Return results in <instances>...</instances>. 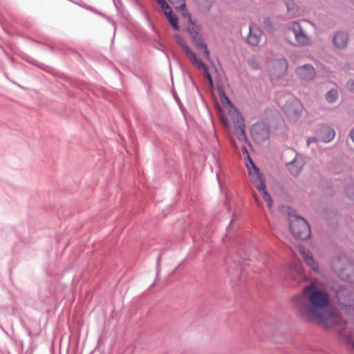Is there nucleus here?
Wrapping results in <instances>:
<instances>
[{
	"mask_svg": "<svg viewBox=\"0 0 354 354\" xmlns=\"http://www.w3.org/2000/svg\"><path fill=\"white\" fill-rule=\"evenodd\" d=\"M298 315L308 322H315L329 328L344 324L339 312L329 308L330 297L327 292L311 282L303 288L300 295L292 299Z\"/></svg>",
	"mask_w": 354,
	"mask_h": 354,
	"instance_id": "f257e3e1",
	"label": "nucleus"
},
{
	"mask_svg": "<svg viewBox=\"0 0 354 354\" xmlns=\"http://www.w3.org/2000/svg\"><path fill=\"white\" fill-rule=\"evenodd\" d=\"M219 98L222 107L219 110L220 120L222 124L231 130L240 141L246 142L248 139L245 132L243 117L232 105L231 101L223 91L219 92Z\"/></svg>",
	"mask_w": 354,
	"mask_h": 354,
	"instance_id": "f03ea898",
	"label": "nucleus"
},
{
	"mask_svg": "<svg viewBox=\"0 0 354 354\" xmlns=\"http://www.w3.org/2000/svg\"><path fill=\"white\" fill-rule=\"evenodd\" d=\"M336 302L345 314L354 313V291L343 286H333Z\"/></svg>",
	"mask_w": 354,
	"mask_h": 354,
	"instance_id": "7ed1b4c3",
	"label": "nucleus"
},
{
	"mask_svg": "<svg viewBox=\"0 0 354 354\" xmlns=\"http://www.w3.org/2000/svg\"><path fill=\"white\" fill-rule=\"evenodd\" d=\"M332 268L342 280L354 283V265L346 257L335 258Z\"/></svg>",
	"mask_w": 354,
	"mask_h": 354,
	"instance_id": "20e7f679",
	"label": "nucleus"
},
{
	"mask_svg": "<svg viewBox=\"0 0 354 354\" xmlns=\"http://www.w3.org/2000/svg\"><path fill=\"white\" fill-rule=\"evenodd\" d=\"M249 162L250 163H246V165L248 169L250 180L261 193L263 200L268 203V207L271 208L272 200L270 195L266 190V185L259 174V170L251 159H249Z\"/></svg>",
	"mask_w": 354,
	"mask_h": 354,
	"instance_id": "39448f33",
	"label": "nucleus"
},
{
	"mask_svg": "<svg viewBox=\"0 0 354 354\" xmlns=\"http://www.w3.org/2000/svg\"><path fill=\"white\" fill-rule=\"evenodd\" d=\"M288 219L290 231L295 238L305 240L310 236V226L304 218L296 215H290Z\"/></svg>",
	"mask_w": 354,
	"mask_h": 354,
	"instance_id": "423d86ee",
	"label": "nucleus"
},
{
	"mask_svg": "<svg viewBox=\"0 0 354 354\" xmlns=\"http://www.w3.org/2000/svg\"><path fill=\"white\" fill-rule=\"evenodd\" d=\"M288 64L285 58H278L272 61L270 74L272 79H279L283 77L287 72Z\"/></svg>",
	"mask_w": 354,
	"mask_h": 354,
	"instance_id": "0eeeda50",
	"label": "nucleus"
},
{
	"mask_svg": "<svg viewBox=\"0 0 354 354\" xmlns=\"http://www.w3.org/2000/svg\"><path fill=\"white\" fill-rule=\"evenodd\" d=\"M289 30L293 32L296 41L301 46H307L310 43V39L299 22H292Z\"/></svg>",
	"mask_w": 354,
	"mask_h": 354,
	"instance_id": "6e6552de",
	"label": "nucleus"
},
{
	"mask_svg": "<svg viewBox=\"0 0 354 354\" xmlns=\"http://www.w3.org/2000/svg\"><path fill=\"white\" fill-rule=\"evenodd\" d=\"M251 135L258 143L263 142L270 136L268 129L263 123L254 124L251 128Z\"/></svg>",
	"mask_w": 354,
	"mask_h": 354,
	"instance_id": "1a4fd4ad",
	"label": "nucleus"
},
{
	"mask_svg": "<svg viewBox=\"0 0 354 354\" xmlns=\"http://www.w3.org/2000/svg\"><path fill=\"white\" fill-rule=\"evenodd\" d=\"M263 36V32L262 30L257 24L252 23L249 26V33L246 37V41L250 46H257L259 45Z\"/></svg>",
	"mask_w": 354,
	"mask_h": 354,
	"instance_id": "9d476101",
	"label": "nucleus"
},
{
	"mask_svg": "<svg viewBox=\"0 0 354 354\" xmlns=\"http://www.w3.org/2000/svg\"><path fill=\"white\" fill-rule=\"evenodd\" d=\"M303 105L297 99L288 101L285 106L286 114L292 119H297L303 112Z\"/></svg>",
	"mask_w": 354,
	"mask_h": 354,
	"instance_id": "9b49d317",
	"label": "nucleus"
},
{
	"mask_svg": "<svg viewBox=\"0 0 354 354\" xmlns=\"http://www.w3.org/2000/svg\"><path fill=\"white\" fill-rule=\"evenodd\" d=\"M297 76L302 80H311L315 76V70L310 64H305L296 68Z\"/></svg>",
	"mask_w": 354,
	"mask_h": 354,
	"instance_id": "f8f14e48",
	"label": "nucleus"
},
{
	"mask_svg": "<svg viewBox=\"0 0 354 354\" xmlns=\"http://www.w3.org/2000/svg\"><path fill=\"white\" fill-rule=\"evenodd\" d=\"M191 35L193 39L194 43L197 46L198 49L203 50V57L207 59L210 60V53L207 47V46L204 44L203 38L198 32H191Z\"/></svg>",
	"mask_w": 354,
	"mask_h": 354,
	"instance_id": "ddd939ff",
	"label": "nucleus"
},
{
	"mask_svg": "<svg viewBox=\"0 0 354 354\" xmlns=\"http://www.w3.org/2000/svg\"><path fill=\"white\" fill-rule=\"evenodd\" d=\"M174 38L178 44L180 45L183 50L185 51L190 62L192 63L193 62H196V59L198 57L196 53H194L192 50V49L187 45L185 41L180 35H174Z\"/></svg>",
	"mask_w": 354,
	"mask_h": 354,
	"instance_id": "4468645a",
	"label": "nucleus"
},
{
	"mask_svg": "<svg viewBox=\"0 0 354 354\" xmlns=\"http://www.w3.org/2000/svg\"><path fill=\"white\" fill-rule=\"evenodd\" d=\"M348 42V35L342 32H337L333 37V44L336 48H345Z\"/></svg>",
	"mask_w": 354,
	"mask_h": 354,
	"instance_id": "2eb2a0df",
	"label": "nucleus"
},
{
	"mask_svg": "<svg viewBox=\"0 0 354 354\" xmlns=\"http://www.w3.org/2000/svg\"><path fill=\"white\" fill-rule=\"evenodd\" d=\"M192 64L194 66L198 68L199 70H201L203 72V74H204L205 77L207 78V80H208L210 86H213V80H212V76L209 72L208 66H207V64H205L201 59H200L198 58H197L196 59V62H192Z\"/></svg>",
	"mask_w": 354,
	"mask_h": 354,
	"instance_id": "dca6fc26",
	"label": "nucleus"
},
{
	"mask_svg": "<svg viewBox=\"0 0 354 354\" xmlns=\"http://www.w3.org/2000/svg\"><path fill=\"white\" fill-rule=\"evenodd\" d=\"M303 165H304L301 161L295 158L292 161L287 164V167L292 176H297L300 174L303 168Z\"/></svg>",
	"mask_w": 354,
	"mask_h": 354,
	"instance_id": "f3484780",
	"label": "nucleus"
},
{
	"mask_svg": "<svg viewBox=\"0 0 354 354\" xmlns=\"http://www.w3.org/2000/svg\"><path fill=\"white\" fill-rule=\"evenodd\" d=\"M335 136V130L329 127H323L320 131L321 140L324 142H329L333 140Z\"/></svg>",
	"mask_w": 354,
	"mask_h": 354,
	"instance_id": "a211bd4d",
	"label": "nucleus"
},
{
	"mask_svg": "<svg viewBox=\"0 0 354 354\" xmlns=\"http://www.w3.org/2000/svg\"><path fill=\"white\" fill-rule=\"evenodd\" d=\"M291 276L298 282H301L306 279V276L303 274L302 268L299 263H295L294 267L291 268Z\"/></svg>",
	"mask_w": 354,
	"mask_h": 354,
	"instance_id": "6ab92c4d",
	"label": "nucleus"
},
{
	"mask_svg": "<svg viewBox=\"0 0 354 354\" xmlns=\"http://www.w3.org/2000/svg\"><path fill=\"white\" fill-rule=\"evenodd\" d=\"M171 4L176 6V9H180L184 17L191 19V15L186 10L185 0H168Z\"/></svg>",
	"mask_w": 354,
	"mask_h": 354,
	"instance_id": "aec40b11",
	"label": "nucleus"
},
{
	"mask_svg": "<svg viewBox=\"0 0 354 354\" xmlns=\"http://www.w3.org/2000/svg\"><path fill=\"white\" fill-rule=\"evenodd\" d=\"M198 7L203 11H209L214 3V0H195Z\"/></svg>",
	"mask_w": 354,
	"mask_h": 354,
	"instance_id": "412c9836",
	"label": "nucleus"
},
{
	"mask_svg": "<svg viewBox=\"0 0 354 354\" xmlns=\"http://www.w3.org/2000/svg\"><path fill=\"white\" fill-rule=\"evenodd\" d=\"M300 252L304 258L307 264H308L313 270H317V266L315 264L312 256L310 254L309 252H306L304 250L300 249Z\"/></svg>",
	"mask_w": 354,
	"mask_h": 354,
	"instance_id": "4be33fe9",
	"label": "nucleus"
},
{
	"mask_svg": "<svg viewBox=\"0 0 354 354\" xmlns=\"http://www.w3.org/2000/svg\"><path fill=\"white\" fill-rule=\"evenodd\" d=\"M165 15L167 17V20L169 21L170 24L175 30H178L179 27L178 25V19L175 15L173 14L172 10L166 11Z\"/></svg>",
	"mask_w": 354,
	"mask_h": 354,
	"instance_id": "5701e85b",
	"label": "nucleus"
},
{
	"mask_svg": "<svg viewBox=\"0 0 354 354\" xmlns=\"http://www.w3.org/2000/svg\"><path fill=\"white\" fill-rule=\"evenodd\" d=\"M287 12L289 17H294L297 15L299 8L295 3L289 1L286 3Z\"/></svg>",
	"mask_w": 354,
	"mask_h": 354,
	"instance_id": "b1692460",
	"label": "nucleus"
},
{
	"mask_svg": "<svg viewBox=\"0 0 354 354\" xmlns=\"http://www.w3.org/2000/svg\"><path fill=\"white\" fill-rule=\"evenodd\" d=\"M326 100L330 103L335 102L338 97V91L335 88H333L326 93L325 95Z\"/></svg>",
	"mask_w": 354,
	"mask_h": 354,
	"instance_id": "393cba45",
	"label": "nucleus"
},
{
	"mask_svg": "<svg viewBox=\"0 0 354 354\" xmlns=\"http://www.w3.org/2000/svg\"><path fill=\"white\" fill-rule=\"evenodd\" d=\"M248 64L253 70L259 69L261 66V62L257 57H253L248 61Z\"/></svg>",
	"mask_w": 354,
	"mask_h": 354,
	"instance_id": "a878e982",
	"label": "nucleus"
},
{
	"mask_svg": "<svg viewBox=\"0 0 354 354\" xmlns=\"http://www.w3.org/2000/svg\"><path fill=\"white\" fill-rule=\"evenodd\" d=\"M346 194L348 198L354 201V184L350 185L346 187Z\"/></svg>",
	"mask_w": 354,
	"mask_h": 354,
	"instance_id": "bb28decb",
	"label": "nucleus"
},
{
	"mask_svg": "<svg viewBox=\"0 0 354 354\" xmlns=\"http://www.w3.org/2000/svg\"><path fill=\"white\" fill-rule=\"evenodd\" d=\"M156 1L159 5H160L162 9L164 10L165 12L166 11L171 10L169 5L165 0H156Z\"/></svg>",
	"mask_w": 354,
	"mask_h": 354,
	"instance_id": "cd10ccee",
	"label": "nucleus"
},
{
	"mask_svg": "<svg viewBox=\"0 0 354 354\" xmlns=\"http://www.w3.org/2000/svg\"><path fill=\"white\" fill-rule=\"evenodd\" d=\"M346 88L351 93H354V80H349L346 84Z\"/></svg>",
	"mask_w": 354,
	"mask_h": 354,
	"instance_id": "c85d7f7f",
	"label": "nucleus"
},
{
	"mask_svg": "<svg viewBox=\"0 0 354 354\" xmlns=\"http://www.w3.org/2000/svg\"><path fill=\"white\" fill-rule=\"evenodd\" d=\"M241 149H242V151H243V152L244 153L248 154V149H247V148H246L245 145H243L241 146Z\"/></svg>",
	"mask_w": 354,
	"mask_h": 354,
	"instance_id": "c756f323",
	"label": "nucleus"
},
{
	"mask_svg": "<svg viewBox=\"0 0 354 354\" xmlns=\"http://www.w3.org/2000/svg\"><path fill=\"white\" fill-rule=\"evenodd\" d=\"M351 138L352 140L354 142V129L350 133Z\"/></svg>",
	"mask_w": 354,
	"mask_h": 354,
	"instance_id": "7c9ffc66",
	"label": "nucleus"
},
{
	"mask_svg": "<svg viewBox=\"0 0 354 354\" xmlns=\"http://www.w3.org/2000/svg\"><path fill=\"white\" fill-rule=\"evenodd\" d=\"M315 141H316L315 138H309V139L308 140V141H307V143H308V145H309L310 142H315Z\"/></svg>",
	"mask_w": 354,
	"mask_h": 354,
	"instance_id": "2f4dec72",
	"label": "nucleus"
},
{
	"mask_svg": "<svg viewBox=\"0 0 354 354\" xmlns=\"http://www.w3.org/2000/svg\"><path fill=\"white\" fill-rule=\"evenodd\" d=\"M254 198L256 201L257 204L259 206V201L258 198L255 195H254Z\"/></svg>",
	"mask_w": 354,
	"mask_h": 354,
	"instance_id": "473e14b6",
	"label": "nucleus"
}]
</instances>
